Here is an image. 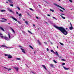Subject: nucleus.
<instances>
[{
	"label": "nucleus",
	"instance_id": "2",
	"mask_svg": "<svg viewBox=\"0 0 74 74\" xmlns=\"http://www.w3.org/2000/svg\"><path fill=\"white\" fill-rule=\"evenodd\" d=\"M11 34L10 33H9L8 34V36L9 37V38L5 36V37L4 38L5 39V40L7 41L10 40V39H11L12 38L11 37Z\"/></svg>",
	"mask_w": 74,
	"mask_h": 74
},
{
	"label": "nucleus",
	"instance_id": "11",
	"mask_svg": "<svg viewBox=\"0 0 74 74\" xmlns=\"http://www.w3.org/2000/svg\"><path fill=\"white\" fill-rule=\"evenodd\" d=\"M54 53L56 54V55L58 56H59V55L58 53V52L57 51H56V52H55Z\"/></svg>",
	"mask_w": 74,
	"mask_h": 74
},
{
	"label": "nucleus",
	"instance_id": "26",
	"mask_svg": "<svg viewBox=\"0 0 74 74\" xmlns=\"http://www.w3.org/2000/svg\"><path fill=\"white\" fill-rule=\"evenodd\" d=\"M50 66H51V67H53V64H51Z\"/></svg>",
	"mask_w": 74,
	"mask_h": 74
},
{
	"label": "nucleus",
	"instance_id": "18",
	"mask_svg": "<svg viewBox=\"0 0 74 74\" xmlns=\"http://www.w3.org/2000/svg\"><path fill=\"white\" fill-rule=\"evenodd\" d=\"M8 1H9L10 3H12V0H7Z\"/></svg>",
	"mask_w": 74,
	"mask_h": 74
},
{
	"label": "nucleus",
	"instance_id": "41",
	"mask_svg": "<svg viewBox=\"0 0 74 74\" xmlns=\"http://www.w3.org/2000/svg\"><path fill=\"white\" fill-rule=\"evenodd\" d=\"M69 1H70V2H71V3H73V1H72L71 0H69Z\"/></svg>",
	"mask_w": 74,
	"mask_h": 74
},
{
	"label": "nucleus",
	"instance_id": "29",
	"mask_svg": "<svg viewBox=\"0 0 74 74\" xmlns=\"http://www.w3.org/2000/svg\"><path fill=\"white\" fill-rule=\"evenodd\" d=\"M29 47H30V48H32V49H33V47H32V46H31V45H29Z\"/></svg>",
	"mask_w": 74,
	"mask_h": 74
},
{
	"label": "nucleus",
	"instance_id": "39",
	"mask_svg": "<svg viewBox=\"0 0 74 74\" xmlns=\"http://www.w3.org/2000/svg\"><path fill=\"white\" fill-rule=\"evenodd\" d=\"M47 51H49V49H48V48H47Z\"/></svg>",
	"mask_w": 74,
	"mask_h": 74
},
{
	"label": "nucleus",
	"instance_id": "16",
	"mask_svg": "<svg viewBox=\"0 0 74 74\" xmlns=\"http://www.w3.org/2000/svg\"><path fill=\"white\" fill-rule=\"evenodd\" d=\"M38 42L39 45H41V43L40 42L39 40H38Z\"/></svg>",
	"mask_w": 74,
	"mask_h": 74
},
{
	"label": "nucleus",
	"instance_id": "3",
	"mask_svg": "<svg viewBox=\"0 0 74 74\" xmlns=\"http://www.w3.org/2000/svg\"><path fill=\"white\" fill-rule=\"evenodd\" d=\"M18 47L20 48L22 50V52L24 53H26V52L25 51V50L23 49V47L20 45H19Z\"/></svg>",
	"mask_w": 74,
	"mask_h": 74
},
{
	"label": "nucleus",
	"instance_id": "28",
	"mask_svg": "<svg viewBox=\"0 0 74 74\" xmlns=\"http://www.w3.org/2000/svg\"><path fill=\"white\" fill-rule=\"evenodd\" d=\"M5 11V10H1V12H4Z\"/></svg>",
	"mask_w": 74,
	"mask_h": 74
},
{
	"label": "nucleus",
	"instance_id": "24",
	"mask_svg": "<svg viewBox=\"0 0 74 74\" xmlns=\"http://www.w3.org/2000/svg\"><path fill=\"white\" fill-rule=\"evenodd\" d=\"M47 74H51V73H50V72L49 71H47Z\"/></svg>",
	"mask_w": 74,
	"mask_h": 74
},
{
	"label": "nucleus",
	"instance_id": "46",
	"mask_svg": "<svg viewBox=\"0 0 74 74\" xmlns=\"http://www.w3.org/2000/svg\"><path fill=\"white\" fill-rule=\"evenodd\" d=\"M60 11H61V12H63V10H62L60 9Z\"/></svg>",
	"mask_w": 74,
	"mask_h": 74
},
{
	"label": "nucleus",
	"instance_id": "15",
	"mask_svg": "<svg viewBox=\"0 0 74 74\" xmlns=\"http://www.w3.org/2000/svg\"><path fill=\"white\" fill-rule=\"evenodd\" d=\"M60 16H61V18H63V19H66V18H65L62 15H60Z\"/></svg>",
	"mask_w": 74,
	"mask_h": 74
},
{
	"label": "nucleus",
	"instance_id": "40",
	"mask_svg": "<svg viewBox=\"0 0 74 74\" xmlns=\"http://www.w3.org/2000/svg\"><path fill=\"white\" fill-rule=\"evenodd\" d=\"M2 19H4V20H6V19H4V18H1Z\"/></svg>",
	"mask_w": 74,
	"mask_h": 74
},
{
	"label": "nucleus",
	"instance_id": "42",
	"mask_svg": "<svg viewBox=\"0 0 74 74\" xmlns=\"http://www.w3.org/2000/svg\"><path fill=\"white\" fill-rule=\"evenodd\" d=\"M61 15H64V14H62V13H61Z\"/></svg>",
	"mask_w": 74,
	"mask_h": 74
},
{
	"label": "nucleus",
	"instance_id": "56",
	"mask_svg": "<svg viewBox=\"0 0 74 74\" xmlns=\"http://www.w3.org/2000/svg\"><path fill=\"white\" fill-rule=\"evenodd\" d=\"M1 38H3V36H1Z\"/></svg>",
	"mask_w": 74,
	"mask_h": 74
},
{
	"label": "nucleus",
	"instance_id": "45",
	"mask_svg": "<svg viewBox=\"0 0 74 74\" xmlns=\"http://www.w3.org/2000/svg\"><path fill=\"white\" fill-rule=\"evenodd\" d=\"M62 61H65V60L64 59H62Z\"/></svg>",
	"mask_w": 74,
	"mask_h": 74
},
{
	"label": "nucleus",
	"instance_id": "23",
	"mask_svg": "<svg viewBox=\"0 0 74 74\" xmlns=\"http://www.w3.org/2000/svg\"><path fill=\"white\" fill-rule=\"evenodd\" d=\"M50 10L51 11H52V12H54V11H54V10H52V9H50Z\"/></svg>",
	"mask_w": 74,
	"mask_h": 74
},
{
	"label": "nucleus",
	"instance_id": "8",
	"mask_svg": "<svg viewBox=\"0 0 74 74\" xmlns=\"http://www.w3.org/2000/svg\"><path fill=\"white\" fill-rule=\"evenodd\" d=\"M14 69H16L17 71H18L19 70V68L18 67H14Z\"/></svg>",
	"mask_w": 74,
	"mask_h": 74
},
{
	"label": "nucleus",
	"instance_id": "12",
	"mask_svg": "<svg viewBox=\"0 0 74 74\" xmlns=\"http://www.w3.org/2000/svg\"><path fill=\"white\" fill-rule=\"evenodd\" d=\"M62 67H63V68L64 69H65V70H69V68L65 67L64 66H62Z\"/></svg>",
	"mask_w": 74,
	"mask_h": 74
},
{
	"label": "nucleus",
	"instance_id": "6",
	"mask_svg": "<svg viewBox=\"0 0 74 74\" xmlns=\"http://www.w3.org/2000/svg\"><path fill=\"white\" fill-rule=\"evenodd\" d=\"M4 55L5 56H8V58H9V59H11V58H12V56H11L10 54H4Z\"/></svg>",
	"mask_w": 74,
	"mask_h": 74
},
{
	"label": "nucleus",
	"instance_id": "32",
	"mask_svg": "<svg viewBox=\"0 0 74 74\" xmlns=\"http://www.w3.org/2000/svg\"><path fill=\"white\" fill-rule=\"evenodd\" d=\"M60 44L62 45H64L63 44V43H61V42H60Z\"/></svg>",
	"mask_w": 74,
	"mask_h": 74
},
{
	"label": "nucleus",
	"instance_id": "36",
	"mask_svg": "<svg viewBox=\"0 0 74 74\" xmlns=\"http://www.w3.org/2000/svg\"><path fill=\"white\" fill-rule=\"evenodd\" d=\"M31 73H33L34 74H36V73H35L33 72V71H31Z\"/></svg>",
	"mask_w": 74,
	"mask_h": 74
},
{
	"label": "nucleus",
	"instance_id": "5",
	"mask_svg": "<svg viewBox=\"0 0 74 74\" xmlns=\"http://www.w3.org/2000/svg\"><path fill=\"white\" fill-rule=\"evenodd\" d=\"M11 18H12L13 19H14V20L15 21H16L17 22H18V23L19 24H21V23L20 21H18V20H17V19L14 18V17H12V16H11Z\"/></svg>",
	"mask_w": 74,
	"mask_h": 74
},
{
	"label": "nucleus",
	"instance_id": "38",
	"mask_svg": "<svg viewBox=\"0 0 74 74\" xmlns=\"http://www.w3.org/2000/svg\"><path fill=\"white\" fill-rule=\"evenodd\" d=\"M7 70L8 71H10V70H11V69H8Z\"/></svg>",
	"mask_w": 74,
	"mask_h": 74
},
{
	"label": "nucleus",
	"instance_id": "19",
	"mask_svg": "<svg viewBox=\"0 0 74 74\" xmlns=\"http://www.w3.org/2000/svg\"><path fill=\"white\" fill-rule=\"evenodd\" d=\"M25 23L26 24V25H28V24H29V23H28V22L27 21H25Z\"/></svg>",
	"mask_w": 74,
	"mask_h": 74
},
{
	"label": "nucleus",
	"instance_id": "7",
	"mask_svg": "<svg viewBox=\"0 0 74 74\" xmlns=\"http://www.w3.org/2000/svg\"><path fill=\"white\" fill-rule=\"evenodd\" d=\"M0 47H5V48H8L7 47V46L4 45H1Z\"/></svg>",
	"mask_w": 74,
	"mask_h": 74
},
{
	"label": "nucleus",
	"instance_id": "49",
	"mask_svg": "<svg viewBox=\"0 0 74 74\" xmlns=\"http://www.w3.org/2000/svg\"><path fill=\"white\" fill-rule=\"evenodd\" d=\"M47 16H51V15H49L48 14H47Z\"/></svg>",
	"mask_w": 74,
	"mask_h": 74
},
{
	"label": "nucleus",
	"instance_id": "1",
	"mask_svg": "<svg viewBox=\"0 0 74 74\" xmlns=\"http://www.w3.org/2000/svg\"><path fill=\"white\" fill-rule=\"evenodd\" d=\"M55 27L58 29L60 32L63 33L64 35H67V31H66V29L62 27H59L58 26H55Z\"/></svg>",
	"mask_w": 74,
	"mask_h": 74
},
{
	"label": "nucleus",
	"instance_id": "27",
	"mask_svg": "<svg viewBox=\"0 0 74 74\" xmlns=\"http://www.w3.org/2000/svg\"><path fill=\"white\" fill-rule=\"evenodd\" d=\"M10 6H11V7H13L14 6V5H13L12 4H10Z\"/></svg>",
	"mask_w": 74,
	"mask_h": 74
},
{
	"label": "nucleus",
	"instance_id": "43",
	"mask_svg": "<svg viewBox=\"0 0 74 74\" xmlns=\"http://www.w3.org/2000/svg\"><path fill=\"white\" fill-rule=\"evenodd\" d=\"M53 18L54 19H56V18L55 17H53Z\"/></svg>",
	"mask_w": 74,
	"mask_h": 74
},
{
	"label": "nucleus",
	"instance_id": "30",
	"mask_svg": "<svg viewBox=\"0 0 74 74\" xmlns=\"http://www.w3.org/2000/svg\"><path fill=\"white\" fill-rule=\"evenodd\" d=\"M51 52H53V53H55V52H54V51H53V50H51Z\"/></svg>",
	"mask_w": 74,
	"mask_h": 74
},
{
	"label": "nucleus",
	"instance_id": "13",
	"mask_svg": "<svg viewBox=\"0 0 74 74\" xmlns=\"http://www.w3.org/2000/svg\"><path fill=\"white\" fill-rule=\"evenodd\" d=\"M0 29L2 30L3 31V32H4V29L3 28H2L1 27H0Z\"/></svg>",
	"mask_w": 74,
	"mask_h": 74
},
{
	"label": "nucleus",
	"instance_id": "58",
	"mask_svg": "<svg viewBox=\"0 0 74 74\" xmlns=\"http://www.w3.org/2000/svg\"><path fill=\"white\" fill-rule=\"evenodd\" d=\"M57 48L58 49V48H59V47L58 46H57Z\"/></svg>",
	"mask_w": 74,
	"mask_h": 74
},
{
	"label": "nucleus",
	"instance_id": "4",
	"mask_svg": "<svg viewBox=\"0 0 74 74\" xmlns=\"http://www.w3.org/2000/svg\"><path fill=\"white\" fill-rule=\"evenodd\" d=\"M53 4L54 5H55V6H56V7H59L60 8H61V9H63V10H65V9H64V8H62V7L59 6V5L56 4V3H53Z\"/></svg>",
	"mask_w": 74,
	"mask_h": 74
},
{
	"label": "nucleus",
	"instance_id": "60",
	"mask_svg": "<svg viewBox=\"0 0 74 74\" xmlns=\"http://www.w3.org/2000/svg\"><path fill=\"white\" fill-rule=\"evenodd\" d=\"M8 23V24H9V25H10V23Z\"/></svg>",
	"mask_w": 74,
	"mask_h": 74
},
{
	"label": "nucleus",
	"instance_id": "35",
	"mask_svg": "<svg viewBox=\"0 0 74 74\" xmlns=\"http://www.w3.org/2000/svg\"><path fill=\"white\" fill-rule=\"evenodd\" d=\"M16 12L17 14V15H18V12Z\"/></svg>",
	"mask_w": 74,
	"mask_h": 74
},
{
	"label": "nucleus",
	"instance_id": "57",
	"mask_svg": "<svg viewBox=\"0 0 74 74\" xmlns=\"http://www.w3.org/2000/svg\"><path fill=\"white\" fill-rule=\"evenodd\" d=\"M6 3H8V1H6Z\"/></svg>",
	"mask_w": 74,
	"mask_h": 74
},
{
	"label": "nucleus",
	"instance_id": "59",
	"mask_svg": "<svg viewBox=\"0 0 74 74\" xmlns=\"http://www.w3.org/2000/svg\"><path fill=\"white\" fill-rule=\"evenodd\" d=\"M66 30H67V29H68L67 28H66Z\"/></svg>",
	"mask_w": 74,
	"mask_h": 74
},
{
	"label": "nucleus",
	"instance_id": "9",
	"mask_svg": "<svg viewBox=\"0 0 74 74\" xmlns=\"http://www.w3.org/2000/svg\"><path fill=\"white\" fill-rule=\"evenodd\" d=\"M8 10L10 12H12L13 13H14L13 11H12V10H11L10 8H8Z\"/></svg>",
	"mask_w": 74,
	"mask_h": 74
},
{
	"label": "nucleus",
	"instance_id": "44",
	"mask_svg": "<svg viewBox=\"0 0 74 74\" xmlns=\"http://www.w3.org/2000/svg\"><path fill=\"white\" fill-rule=\"evenodd\" d=\"M36 18L37 19H38V17H37V16H36Z\"/></svg>",
	"mask_w": 74,
	"mask_h": 74
},
{
	"label": "nucleus",
	"instance_id": "55",
	"mask_svg": "<svg viewBox=\"0 0 74 74\" xmlns=\"http://www.w3.org/2000/svg\"><path fill=\"white\" fill-rule=\"evenodd\" d=\"M33 26L34 27H35V25H34V24L33 25Z\"/></svg>",
	"mask_w": 74,
	"mask_h": 74
},
{
	"label": "nucleus",
	"instance_id": "61",
	"mask_svg": "<svg viewBox=\"0 0 74 74\" xmlns=\"http://www.w3.org/2000/svg\"><path fill=\"white\" fill-rule=\"evenodd\" d=\"M21 17H19V19H21Z\"/></svg>",
	"mask_w": 74,
	"mask_h": 74
},
{
	"label": "nucleus",
	"instance_id": "34",
	"mask_svg": "<svg viewBox=\"0 0 74 74\" xmlns=\"http://www.w3.org/2000/svg\"><path fill=\"white\" fill-rule=\"evenodd\" d=\"M27 14L28 15H29V16H30V14H29V13H27Z\"/></svg>",
	"mask_w": 74,
	"mask_h": 74
},
{
	"label": "nucleus",
	"instance_id": "37",
	"mask_svg": "<svg viewBox=\"0 0 74 74\" xmlns=\"http://www.w3.org/2000/svg\"><path fill=\"white\" fill-rule=\"evenodd\" d=\"M65 63H63L62 64V65H65Z\"/></svg>",
	"mask_w": 74,
	"mask_h": 74
},
{
	"label": "nucleus",
	"instance_id": "50",
	"mask_svg": "<svg viewBox=\"0 0 74 74\" xmlns=\"http://www.w3.org/2000/svg\"><path fill=\"white\" fill-rule=\"evenodd\" d=\"M44 43L45 44H47V42H44Z\"/></svg>",
	"mask_w": 74,
	"mask_h": 74
},
{
	"label": "nucleus",
	"instance_id": "48",
	"mask_svg": "<svg viewBox=\"0 0 74 74\" xmlns=\"http://www.w3.org/2000/svg\"><path fill=\"white\" fill-rule=\"evenodd\" d=\"M22 32L24 34H25V32H24V31H23Z\"/></svg>",
	"mask_w": 74,
	"mask_h": 74
},
{
	"label": "nucleus",
	"instance_id": "31",
	"mask_svg": "<svg viewBox=\"0 0 74 74\" xmlns=\"http://www.w3.org/2000/svg\"><path fill=\"white\" fill-rule=\"evenodd\" d=\"M53 62H54L55 63H57V62H56V61L55 60H53Z\"/></svg>",
	"mask_w": 74,
	"mask_h": 74
},
{
	"label": "nucleus",
	"instance_id": "20",
	"mask_svg": "<svg viewBox=\"0 0 74 74\" xmlns=\"http://www.w3.org/2000/svg\"><path fill=\"white\" fill-rule=\"evenodd\" d=\"M29 10H31V11H34V10L32 9V8H29Z\"/></svg>",
	"mask_w": 74,
	"mask_h": 74
},
{
	"label": "nucleus",
	"instance_id": "54",
	"mask_svg": "<svg viewBox=\"0 0 74 74\" xmlns=\"http://www.w3.org/2000/svg\"><path fill=\"white\" fill-rule=\"evenodd\" d=\"M23 20L24 21H26V20H25V19H24L23 18Z\"/></svg>",
	"mask_w": 74,
	"mask_h": 74
},
{
	"label": "nucleus",
	"instance_id": "25",
	"mask_svg": "<svg viewBox=\"0 0 74 74\" xmlns=\"http://www.w3.org/2000/svg\"><path fill=\"white\" fill-rule=\"evenodd\" d=\"M28 32L29 33H30V34H33V33H32V32H30L29 31H28Z\"/></svg>",
	"mask_w": 74,
	"mask_h": 74
},
{
	"label": "nucleus",
	"instance_id": "64",
	"mask_svg": "<svg viewBox=\"0 0 74 74\" xmlns=\"http://www.w3.org/2000/svg\"><path fill=\"white\" fill-rule=\"evenodd\" d=\"M39 7L40 8V5H39Z\"/></svg>",
	"mask_w": 74,
	"mask_h": 74
},
{
	"label": "nucleus",
	"instance_id": "33",
	"mask_svg": "<svg viewBox=\"0 0 74 74\" xmlns=\"http://www.w3.org/2000/svg\"><path fill=\"white\" fill-rule=\"evenodd\" d=\"M70 25H71V27H73V25H72V24H71V23H70Z\"/></svg>",
	"mask_w": 74,
	"mask_h": 74
},
{
	"label": "nucleus",
	"instance_id": "17",
	"mask_svg": "<svg viewBox=\"0 0 74 74\" xmlns=\"http://www.w3.org/2000/svg\"><path fill=\"white\" fill-rule=\"evenodd\" d=\"M73 29V27H69V29L71 30H72Z\"/></svg>",
	"mask_w": 74,
	"mask_h": 74
},
{
	"label": "nucleus",
	"instance_id": "52",
	"mask_svg": "<svg viewBox=\"0 0 74 74\" xmlns=\"http://www.w3.org/2000/svg\"><path fill=\"white\" fill-rule=\"evenodd\" d=\"M4 69H8V68L5 67H4Z\"/></svg>",
	"mask_w": 74,
	"mask_h": 74
},
{
	"label": "nucleus",
	"instance_id": "47",
	"mask_svg": "<svg viewBox=\"0 0 74 74\" xmlns=\"http://www.w3.org/2000/svg\"><path fill=\"white\" fill-rule=\"evenodd\" d=\"M17 8L19 10H20V8H19L18 7Z\"/></svg>",
	"mask_w": 74,
	"mask_h": 74
},
{
	"label": "nucleus",
	"instance_id": "53",
	"mask_svg": "<svg viewBox=\"0 0 74 74\" xmlns=\"http://www.w3.org/2000/svg\"><path fill=\"white\" fill-rule=\"evenodd\" d=\"M1 22H5V21H1Z\"/></svg>",
	"mask_w": 74,
	"mask_h": 74
},
{
	"label": "nucleus",
	"instance_id": "14",
	"mask_svg": "<svg viewBox=\"0 0 74 74\" xmlns=\"http://www.w3.org/2000/svg\"><path fill=\"white\" fill-rule=\"evenodd\" d=\"M42 67L45 69V70H46L47 69H46V67H45V66L44 65H42Z\"/></svg>",
	"mask_w": 74,
	"mask_h": 74
},
{
	"label": "nucleus",
	"instance_id": "63",
	"mask_svg": "<svg viewBox=\"0 0 74 74\" xmlns=\"http://www.w3.org/2000/svg\"><path fill=\"white\" fill-rule=\"evenodd\" d=\"M34 53H36V52H34Z\"/></svg>",
	"mask_w": 74,
	"mask_h": 74
},
{
	"label": "nucleus",
	"instance_id": "22",
	"mask_svg": "<svg viewBox=\"0 0 74 74\" xmlns=\"http://www.w3.org/2000/svg\"><path fill=\"white\" fill-rule=\"evenodd\" d=\"M22 14L21 13H20L19 14H18V16H22Z\"/></svg>",
	"mask_w": 74,
	"mask_h": 74
},
{
	"label": "nucleus",
	"instance_id": "10",
	"mask_svg": "<svg viewBox=\"0 0 74 74\" xmlns=\"http://www.w3.org/2000/svg\"><path fill=\"white\" fill-rule=\"evenodd\" d=\"M10 28L12 30V32L14 33V34H15V31H14V29H12V28H11V27H10Z\"/></svg>",
	"mask_w": 74,
	"mask_h": 74
},
{
	"label": "nucleus",
	"instance_id": "21",
	"mask_svg": "<svg viewBox=\"0 0 74 74\" xmlns=\"http://www.w3.org/2000/svg\"><path fill=\"white\" fill-rule=\"evenodd\" d=\"M16 60H21V58H16Z\"/></svg>",
	"mask_w": 74,
	"mask_h": 74
},
{
	"label": "nucleus",
	"instance_id": "51",
	"mask_svg": "<svg viewBox=\"0 0 74 74\" xmlns=\"http://www.w3.org/2000/svg\"><path fill=\"white\" fill-rule=\"evenodd\" d=\"M2 35H3V34L0 33V36H2Z\"/></svg>",
	"mask_w": 74,
	"mask_h": 74
},
{
	"label": "nucleus",
	"instance_id": "62",
	"mask_svg": "<svg viewBox=\"0 0 74 74\" xmlns=\"http://www.w3.org/2000/svg\"><path fill=\"white\" fill-rule=\"evenodd\" d=\"M49 41H50V40H49L48 41V42H49Z\"/></svg>",
	"mask_w": 74,
	"mask_h": 74
}]
</instances>
